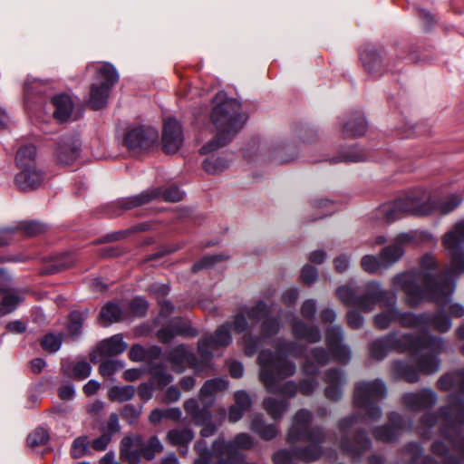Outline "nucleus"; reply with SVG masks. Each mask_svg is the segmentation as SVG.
<instances>
[{"label": "nucleus", "mask_w": 464, "mask_h": 464, "mask_svg": "<svg viewBox=\"0 0 464 464\" xmlns=\"http://www.w3.org/2000/svg\"><path fill=\"white\" fill-rule=\"evenodd\" d=\"M442 243L450 256V265L446 271L440 272L434 256L428 254L420 258L419 270L400 274L392 279L393 286L404 292L405 303L410 307L427 301L445 303L455 288L451 277L464 273V220L444 236Z\"/></svg>", "instance_id": "nucleus-1"}, {"label": "nucleus", "mask_w": 464, "mask_h": 464, "mask_svg": "<svg viewBox=\"0 0 464 464\" xmlns=\"http://www.w3.org/2000/svg\"><path fill=\"white\" fill-rule=\"evenodd\" d=\"M393 350L400 353H420L417 361L418 371L401 362H394L392 366L395 375L413 383L419 381V372L424 374H431L439 370L440 362L438 355L443 350V340L440 337L430 334L418 337L406 334L397 337L395 334H390L372 343L370 354L373 359L382 360L389 352Z\"/></svg>", "instance_id": "nucleus-2"}, {"label": "nucleus", "mask_w": 464, "mask_h": 464, "mask_svg": "<svg viewBox=\"0 0 464 464\" xmlns=\"http://www.w3.org/2000/svg\"><path fill=\"white\" fill-rule=\"evenodd\" d=\"M304 351L305 347L297 343L279 341L275 353L268 350L259 353V378L268 392L279 393L286 398H292L297 393L298 387L294 382H287L283 385L279 383L281 380L292 376L296 369L294 362L284 359L282 355L299 358Z\"/></svg>", "instance_id": "nucleus-3"}, {"label": "nucleus", "mask_w": 464, "mask_h": 464, "mask_svg": "<svg viewBox=\"0 0 464 464\" xmlns=\"http://www.w3.org/2000/svg\"><path fill=\"white\" fill-rule=\"evenodd\" d=\"M336 295L343 304L357 307L364 313L373 311L376 304L384 308L373 318V324L379 330H385L392 323H397L395 313L398 314V308L395 305V297L389 298L388 292L382 290L380 284L375 281L367 283L363 293H360L359 288L350 282L340 286L336 290Z\"/></svg>", "instance_id": "nucleus-4"}, {"label": "nucleus", "mask_w": 464, "mask_h": 464, "mask_svg": "<svg viewBox=\"0 0 464 464\" xmlns=\"http://www.w3.org/2000/svg\"><path fill=\"white\" fill-rule=\"evenodd\" d=\"M210 119L217 130L216 138L200 149L202 154L209 153L225 146L242 129L246 117L241 111V104L218 92L213 99Z\"/></svg>", "instance_id": "nucleus-5"}, {"label": "nucleus", "mask_w": 464, "mask_h": 464, "mask_svg": "<svg viewBox=\"0 0 464 464\" xmlns=\"http://www.w3.org/2000/svg\"><path fill=\"white\" fill-rule=\"evenodd\" d=\"M229 325H221L213 335L199 340L198 343V351L201 356L198 361L195 355L185 346L179 345L169 353V362L172 365V369L180 373L186 366L192 368L196 373H200L210 370V359L212 351L220 347L228 345L231 343V335L229 334Z\"/></svg>", "instance_id": "nucleus-6"}, {"label": "nucleus", "mask_w": 464, "mask_h": 464, "mask_svg": "<svg viewBox=\"0 0 464 464\" xmlns=\"http://www.w3.org/2000/svg\"><path fill=\"white\" fill-rule=\"evenodd\" d=\"M270 308L263 302H257L254 306L242 307L235 315L233 329L237 333L250 331L255 325L261 322L260 336L252 338L250 335L244 336V348L246 355H253L260 344V339L269 338L276 334L280 329V323L277 318L268 317Z\"/></svg>", "instance_id": "nucleus-7"}, {"label": "nucleus", "mask_w": 464, "mask_h": 464, "mask_svg": "<svg viewBox=\"0 0 464 464\" xmlns=\"http://www.w3.org/2000/svg\"><path fill=\"white\" fill-rule=\"evenodd\" d=\"M463 424L464 401L450 395L449 407L443 409L439 414L424 416L420 434L427 437L428 433L425 430L439 425L440 433L449 440L452 450L464 458V442L459 441L460 428Z\"/></svg>", "instance_id": "nucleus-8"}, {"label": "nucleus", "mask_w": 464, "mask_h": 464, "mask_svg": "<svg viewBox=\"0 0 464 464\" xmlns=\"http://www.w3.org/2000/svg\"><path fill=\"white\" fill-rule=\"evenodd\" d=\"M87 71H94L96 81L91 86L89 106L93 110L103 108L109 98L111 87L118 82L116 69L108 63H93L87 66Z\"/></svg>", "instance_id": "nucleus-9"}, {"label": "nucleus", "mask_w": 464, "mask_h": 464, "mask_svg": "<svg viewBox=\"0 0 464 464\" xmlns=\"http://www.w3.org/2000/svg\"><path fill=\"white\" fill-rule=\"evenodd\" d=\"M386 396V387L381 380L358 382L354 388L353 402L364 412L365 420H375L381 416V409L375 404Z\"/></svg>", "instance_id": "nucleus-10"}, {"label": "nucleus", "mask_w": 464, "mask_h": 464, "mask_svg": "<svg viewBox=\"0 0 464 464\" xmlns=\"http://www.w3.org/2000/svg\"><path fill=\"white\" fill-rule=\"evenodd\" d=\"M430 209L422 207L421 198L411 194L381 206L380 211L388 222L395 221L405 215H426Z\"/></svg>", "instance_id": "nucleus-11"}, {"label": "nucleus", "mask_w": 464, "mask_h": 464, "mask_svg": "<svg viewBox=\"0 0 464 464\" xmlns=\"http://www.w3.org/2000/svg\"><path fill=\"white\" fill-rule=\"evenodd\" d=\"M161 197L165 201L178 202L183 198V192L177 187H169L164 191L154 189L152 191L142 192L139 195L124 198L120 204L124 209H131L136 207L142 206L152 198Z\"/></svg>", "instance_id": "nucleus-12"}, {"label": "nucleus", "mask_w": 464, "mask_h": 464, "mask_svg": "<svg viewBox=\"0 0 464 464\" xmlns=\"http://www.w3.org/2000/svg\"><path fill=\"white\" fill-rule=\"evenodd\" d=\"M254 446V439L247 433H238L233 440L226 442L222 438L217 439L213 443L214 452L219 456H227L229 459L237 457L242 459L243 456L237 450H250Z\"/></svg>", "instance_id": "nucleus-13"}, {"label": "nucleus", "mask_w": 464, "mask_h": 464, "mask_svg": "<svg viewBox=\"0 0 464 464\" xmlns=\"http://www.w3.org/2000/svg\"><path fill=\"white\" fill-rule=\"evenodd\" d=\"M158 139V132L153 128H135L129 130L124 138V143L129 150L137 153L153 145Z\"/></svg>", "instance_id": "nucleus-14"}, {"label": "nucleus", "mask_w": 464, "mask_h": 464, "mask_svg": "<svg viewBox=\"0 0 464 464\" xmlns=\"http://www.w3.org/2000/svg\"><path fill=\"white\" fill-rule=\"evenodd\" d=\"M183 143V132L180 124L172 118L164 121L162 131V150L165 153L177 152Z\"/></svg>", "instance_id": "nucleus-15"}, {"label": "nucleus", "mask_w": 464, "mask_h": 464, "mask_svg": "<svg viewBox=\"0 0 464 464\" xmlns=\"http://www.w3.org/2000/svg\"><path fill=\"white\" fill-rule=\"evenodd\" d=\"M343 337V331L338 325L328 327L325 331L326 345L332 355L337 362L346 363L351 353L347 346L342 344Z\"/></svg>", "instance_id": "nucleus-16"}, {"label": "nucleus", "mask_w": 464, "mask_h": 464, "mask_svg": "<svg viewBox=\"0 0 464 464\" xmlns=\"http://www.w3.org/2000/svg\"><path fill=\"white\" fill-rule=\"evenodd\" d=\"M437 396L434 392L423 389L417 392L405 393L401 397L402 405L410 411H421L433 406Z\"/></svg>", "instance_id": "nucleus-17"}, {"label": "nucleus", "mask_w": 464, "mask_h": 464, "mask_svg": "<svg viewBox=\"0 0 464 464\" xmlns=\"http://www.w3.org/2000/svg\"><path fill=\"white\" fill-rule=\"evenodd\" d=\"M44 180V174L36 166L21 169L14 178V185L21 191H30L39 188Z\"/></svg>", "instance_id": "nucleus-18"}, {"label": "nucleus", "mask_w": 464, "mask_h": 464, "mask_svg": "<svg viewBox=\"0 0 464 464\" xmlns=\"http://www.w3.org/2000/svg\"><path fill=\"white\" fill-rule=\"evenodd\" d=\"M80 144L72 137L63 138L54 149L56 161L64 166L71 165L79 156Z\"/></svg>", "instance_id": "nucleus-19"}, {"label": "nucleus", "mask_w": 464, "mask_h": 464, "mask_svg": "<svg viewBox=\"0 0 464 464\" xmlns=\"http://www.w3.org/2000/svg\"><path fill=\"white\" fill-rule=\"evenodd\" d=\"M141 437H125L121 442V458L129 464H139L141 459Z\"/></svg>", "instance_id": "nucleus-20"}, {"label": "nucleus", "mask_w": 464, "mask_h": 464, "mask_svg": "<svg viewBox=\"0 0 464 464\" xmlns=\"http://www.w3.org/2000/svg\"><path fill=\"white\" fill-rule=\"evenodd\" d=\"M324 382L327 384L324 390L325 397L333 401L340 400L342 397L340 387L345 382L343 372L337 369L327 371L324 374Z\"/></svg>", "instance_id": "nucleus-21"}, {"label": "nucleus", "mask_w": 464, "mask_h": 464, "mask_svg": "<svg viewBox=\"0 0 464 464\" xmlns=\"http://www.w3.org/2000/svg\"><path fill=\"white\" fill-rule=\"evenodd\" d=\"M201 402L202 407L199 406L196 399H188L183 404L186 413L195 424H205L206 421L211 420L210 403H208L207 401Z\"/></svg>", "instance_id": "nucleus-22"}, {"label": "nucleus", "mask_w": 464, "mask_h": 464, "mask_svg": "<svg viewBox=\"0 0 464 464\" xmlns=\"http://www.w3.org/2000/svg\"><path fill=\"white\" fill-rule=\"evenodd\" d=\"M462 198L457 194H451L449 197L440 199L438 201H430L422 203V207L430 209L426 215L432 213H439L442 215L449 214L453 211L460 203Z\"/></svg>", "instance_id": "nucleus-23"}, {"label": "nucleus", "mask_w": 464, "mask_h": 464, "mask_svg": "<svg viewBox=\"0 0 464 464\" xmlns=\"http://www.w3.org/2000/svg\"><path fill=\"white\" fill-rule=\"evenodd\" d=\"M391 425L382 426L374 430V437L382 441H392L399 435L401 426V419L398 413L392 412L389 416Z\"/></svg>", "instance_id": "nucleus-24"}, {"label": "nucleus", "mask_w": 464, "mask_h": 464, "mask_svg": "<svg viewBox=\"0 0 464 464\" xmlns=\"http://www.w3.org/2000/svg\"><path fill=\"white\" fill-rule=\"evenodd\" d=\"M292 334L296 339H303L311 343L321 340V333L317 326L307 325L300 320H295L292 325Z\"/></svg>", "instance_id": "nucleus-25"}, {"label": "nucleus", "mask_w": 464, "mask_h": 464, "mask_svg": "<svg viewBox=\"0 0 464 464\" xmlns=\"http://www.w3.org/2000/svg\"><path fill=\"white\" fill-rule=\"evenodd\" d=\"M227 388V382L225 379L218 378L207 381L199 391V400L207 401L212 406L215 397L218 392Z\"/></svg>", "instance_id": "nucleus-26"}, {"label": "nucleus", "mask_w": 464, "mask_h": 464, "mask_svg": "<svg viewBox=\"0 0 464 464\" xmlns=\"http://www.w3.org/2000/svg\"><path fill=\"white\" fill-rule=\"evenodd\" d=\"M438 388L445 392L455 390L464 393V367L441 376L438 381Z\"/></svg>", "instance_id": "nucleus-27"}, {"label": "nucleus", "mask_w": 464, "mask_h": 464, "mask_svg": "<svg viewBox=\"0 0 464 464\" xmlns=\"http://www.w3.org/2000/svg\"><path fill=\"white\" fill-rule=\"evenodd\" d=\"M408 240L406 235L398 237L397 241L383 248L381 252V261L384 267H387L393 263L397 262L403 255V248L401 243Z\"/></svg>", "instance_id": "nucleus-28"}, {"label": "nucleus", "mask_w": 464, "mask_h": 464, "mask_svg": "<svg viewBox=\"0 0 464 464\" xmlns=\"http://www.w3.org/2000/svg\"><path fill=\"white\" fill-rule=\"evenodd\" d=\"M395 315H397V323L406 328L425 329L429 323L428 314L402 313L398 309V314L395 313Z\"/></svg>", "instance_id": "nucleus-29"}, {"label": "nucleus", "mask_w": 464, "mask_h": 464, "mask_svg": "<svg viewBox=\"0 0 464 464\" xmlns=\"http://www.w3.org/2000/svg\"><path fill=\"white\" fill-rule=\"evenodd\" d=\"M52 103L54 107L53 116L56 120L63 122L67 121L72 111V102L70 96L59 94L53 98Z\"/></svg>", "instance_id": "nucleus-30"}, {"label": "nucleus", "mask_w": 464, "mask_h": 464, "mask_svg": "<svg viewBox=\"0 0 464 464\" xmlns=\"http://www.w3.org/2000/svg\"><path fill=\"white\" fill-rule=\"evenodd\" d=\"M341 447L345 453L349 454L355 460L364 451L369 450L370 440L366 438L364 433L360 432L356 435L353 445L350 446L346 441V439L343 438Z\"/></svg>", "instance_id": "nucleus-31"}, {"label": "nucleus", "mask_w": 464, "mask_h": 464, "mask_svg": "<svg viewBox=\"0 0 464 464\" xmlns=\"http://www.w3.org/2000/svg\"><path fill=\"white\" fill-rule=\"evenodd\" d=\"M126 349L127 344L120 334L103 340L98 347L100 353L103 356H115L122 353Z\"/></svg>", "instance_id": "nucleus-32"}, {"label": "nucleus", "mask_w": 464, "mask_h": 464, "mask_svg": "<svg viewBox=\"0 0 464 464\" xmlns=\"http://www.w3.org/2000/svg\"><path fill=\"white\" fill-rule=\"evenodd\" d=\"M250 430L265 440H270L278 434L276 426L265 423L263 418L259 415L252 419Z\"/></svg>", "instance_id": "nucleus-33"}, {"label": "nucleus", "mask_w": 464, "mask_h": 464, "mask_svg": "<svg viewBox=\"0 0 464 464\" xmlns=\"http://www.w3.org/2000/svg\"><path fill=\"white\" fill-rule=\"evenodd\" d=\"M194 433L190 429H173L166 436L169 444L175 447H187L193 440Z\"/></svg>", "instance_id": "nucleus-34"}, {"label": "nucleus", "mask_w": 464, "mask_h": 464, "mask_svg": "<svg viewBox=\"0 0 464 464\" xmlns=\"http://www.w3.org/2000/svg\"><path fill=\"white\" fill-rule=\"evenodd\" d=\"M36 148L33 144L21 146L15 155L19 169L35 166Z\"/></svg>", "instance_id": "nucleus-35"}, {"label": "nucleus", "mask_w": 464, "mask_h": 464, "mask_svg": "<svg viewBox=\"0 0 464 464\" xmlns=\"http://www.w3.org/2000/svg\"><path fill=\"white\" fill-rule=\"evenodd\" d=\"M361 60L365 70L373 75L381 74L382 60L374 50H363L361 53Z\"/></svg>", "instance_id": "nucleus-36"}, {"label": "nucleus", "mask_w": 464, "mask_h": 464, "mask_svg": "<svg viewBox=\"0 0 464 464\" xmlns=\"http://www.w3.org/2000/svg\"><path fill=\"white\" fill-rule=\"evenodd\" d=\"M121 318L122 311L120 306L113 303H108L101 310L99 322L102 326H108L119 322Z\"/></svg>", "instance_id": "nucleus-37"}, {"label": "nucleus", "mask_w": 464, "mask_h": 464, "mask_svg": "<svg viewBox=\"0 0 464 464\" xmlns=\"http://www.w3.org/2000/svg\"><path fill=\"white\" fill-rule=\"evenodd\" d=\"M182 412L179 408L154 409L149 416L150 423L157 425L163 420L178 421L180 420Z\"/></svg>", "instance_id": "nucleus-38"}, {"label": "nucleus", "mask_w": 464, "mask_h": 464, "mask_svg": "<svg viewBox=\"0 0 464 464\" xmlns=\"http://www.w3.org/2000/svg\"><path fill=\"white\" fill-rule=\"evenodd\" d=\"M288 405L286 400H276L270 397L265 399L263 402L264 409L274 420L280 419L287 411Z\"/></svg>", "instance_id": "nucleus-39"}, {"label": "nucleus", "mask_w": 464, "mask_h": 464, "mask_svg": "<svg viewBox=\"0 0 464 464\" xmlns=\"http://www.w3.org/2000/svg\"><path fill=\"white\" fill-rule=\"evenodd\" d=\"M136 392L132 385L113 386L109 390L108 398L111 401L124 402L131 400Z\"/></svg>", "instance_id": "nucleus-40"}, {"label": "nucleus", "mask_w": 464, "mask_h": 464, "mask_svg": "<svg viewBox=\"0 0 464 464\" xmlns=\"http://www.w3.org/2000/svg\"><path fill=\"white\" fill-rule=\"evenodd\" d=\"M20 301L21 298L17 295L0 289V317L13 312Z\"/></svg>", "instance_id": "nucleus-41"}, {"label": "nucleus", "mask_w": 464, "mask_h": 464, "mask_svg": "<svg viewBox=\"0 0 464 464\" xmlns=\"http://www.w3.org/2000/svg\"><path fill=\"white\" fill-rule=\"evenodd\" d=\"M367 124L364 119L358 115L356 118L349 121L343 127V135L345 137H359L366 132Z\"/></svg>", "instance_id": "nucleus-42"}, {"label": "nucleus", "mask_w": 464, "mask_h": 464, "mask_svg": "<svg viewBox=\"0 0 464 464\" xmlns=\"http://www.w3.org/2000/svg\"><path fill=\"white\" fill-rule=\"evenodd\" d=\"M63 370L66 372H70L73 378L83 380L91 374L92 367L87 362L80 361L63 366Z\"/></svg>", "instance_id": "nucleus-43"}, {"label": "nucleus", "mask_w": 464, "mask_h": 464, "mask_svg": "<svg viewBox=\"0 0 464 464\" xmlns=\"http://www.w3.org/2000/svg\"><path fill=\"white\" fill-rule=\"evenodd\" d=\"M140 450L142 456L147 460H151L155 458L157 453L163 450V446L158 437L152 436L146 444L141 442Z\"/></svg>", "instance_id": "nucleus-44"}, {"label": "nucleus", "mask_w": 464, "mask_h": 464, "mask_svg": "<svg viewBox=\"0 0 464 464\" xmlns=\"http://www.w3.org/2000/svg\"><path fill=\"white\" fill-rule=\"evenodd\" d=\"M428 327H432L438 332L445 333L450 329L451 321L446 314L442 313H438L433 315L429 314V323L427 328Z\"/></svg>", "instance_id": "nucleus-45"}, {"label": "nucleus", "mask_w": 464, "mask_h": 464, "mask_svg": "<svg viewBox=\"0 0 464 464\" xmlns=\"http://www.w3.org/2000/svg\"><path fill=\"white\" fill-rule=\"evenodd\" d=\"M17 235L25 237L37 236L44 231V225L35 221H22L16 227Z\"/></svg>", "instance_id": "nucleus-46"}, {"label": "nucleus", "mask_w": 464, "mask_h": 464, "mask_svg": "<svg viewBox=\"0 0 464 464\" xmlns=\"http://www.w3.org/2000/svg\"><path fill=\"white\" fill-rule=\"evenodd\" d=\"M406 450L411 455L410 464H437L431 458L422 456V450L417 443L408 445Z\"/></svg>", "instance_id": "nucleus-47"}, {"label": "nucleus", "mask_w": 464, "mask_h": 464, "mask_svg": "<svg viewBox=\"0 0 464 464\" xmlns=\"http://www.w3.org/2000/svg\"><path fill=\"white\" fill-rule=\"evenodd\" d=\"M205 171L216 174L223 171L227 167V162L219 157L210 156L202 164Z\"/></svg>", "instance_id": "nucleus-48"}, {"label": "nucleus", "mask_w": 464, "mask_h": 464, "mask_svg": "<svg viewBox=\"0 0 464 464\" xmlns=\"http://www.w3.org/2000/svg\"><path fill=\"white\" fill-rule=\"evenodd\" d=\"M85 317L84 313L78 311L70 314L67 329L72 336H76L81 333Z\"/></svg>", "instance_id": "nucleus-49"}, {"label": "nucleus", "mask_w": 464, "mask_h": 464, "mask_svg": "<svg viewBox=\"0 0 464 464\" xmlns=\"http://www.w3.org/2000/svg\"><path fill=\"white\" fill-rule=\"evenodd\" d=\"M170 325L177 335L196 336L197 331L190 327L189 323L183 318H175L170 322Z\"/></svg>", "instance_id": "nucleus-50"}, {"label": "nucleus", "mask_w": 464, "mask_h": 464, "mask_svg": "<svg viewBox=\"0 0 464 464\" xmlns=\"http://www.w3.org/2000/svg\"><path fill=\"white\" fill-rule=\"evenodd\" d=\"M49 439L48 432L43 428H38L27 437V444L31 448L44 445Z\"/></svg>", "instance_id": "nucleus-51"}, {"label": "nucleus", "mask_w": 464, "mask_h": 464, "mask_svg": "<svg viewBox=\"0 0 464 464\" xmlns=\"http://www.w3.org/2000/svg\"><path fill=\"white\" fill-rule=\"evenodd\" d=\"M62 344V334H46L42 342L41 345L44 350L47 351L48 353H55L57 352Z\"/></svg>", "instance_id": "nucleus-52"}, {"label": "nucleus", "mask_w": 464, "mask_h": 464, "mask_svg": "<svg viewBox=\"0 0 464 464\" xmlns=\"http://www.w3.org/2000/svg\"><path fill=\"white\" fill-rule=\"evenodd\" d=\"M122 368L123 364L121 361L105 360L100 365V373L103 377H110Z\"/></svg>", "instance_id": "nucleus-53"}, {"label": "nucleus", "mask_w": 464, "mask_h": 464, "mask_svg": "<svg viewBox=\"0 0 464 464\" xmlns=\"http://www.w3.org/2000/svg\"><path fill=\"white\" fill-rule=\"evenodd\" d=\"M432 452L441 458L443 464H459V460L448 454L449 449L443 443H433Z\"/></svg>", "instance_id": "nucleus-54"}, {"label": "nucleus", "mask_w": 464, "mask_h": 464, "mask_svg": "<svg viewBox=\"0 0 464 464\" xmlns=\"http://www.w3.org/2000/svg\"><path fill=\"white\" fill-rule=\"evenodd\" d=\"M88 450L87 437H79L72 442L71 454L74 459L82 457Z\"/></svg>", "instance_id": "nucleus-55"}, {"label": "nucleus", "mask_w": 464, "mask_h": 464, "mask_svg": "<svg viewBox=\"0 0 464 464\" xmlns=\"http://www.w3.org/2000/svg\"><path fill=\"white\" fill-rule=\"evenodd\" d=\"M141 409V406L137 407L132 404H127L121 410V416L128 422L133 423L139 419Z\"/></svg>", "instance_id": "nucleus-56"}, {"label": "nucleus", "mask_w": 464, "mask_h": 464, "mask_svg": "<svg viewBox=\"0 0 464 464\" xmlns=\"http://www.w3.org/2000/svg\"><path fill=\"white\" fill-rule=\"evenodd\" d=\"M382 264L381 260L379 261L375 256L370 255L364 256L361 261L362 269L371 274L376 273Z\"/></svg>", "instance_id": "nucleus-57"}, {"label": "nucleus", "mask_w": 464, "mask_h": 464, "mask_svg": "<svg viewBox=\"0 0 464 464\" xmlns=\"http://www.w3.org/2000/svg\"><path fill=\"white\" fill-rule=\"evenodd\" d=\"M227 257L219 255H214V256H204L201 260L197 262L192 266V271L197 272L198 270H201L203 268L209 267L213 266L217 261L226 259Z\"/></svg>", "instance_id": "nucleus-58"}, {"label": "nucleus", "mask_w": 464, "mask_h": 464, "mask_svg": "<svg viewBox=\"0 0 464 464\" xmlns=\"http://www.w3.org/2000/svg\"><path fill=\"white\" fill-rule=\"evenodd\" d=\"M130 309L133 314L142 316L148 309V303L141 297H136L130 302Z\"/></svg>", "instance_id": "nucleus-59"}, {"label": "nucleus", "mask_w": 464, "mask_h": 464, "mask_svg": "<svg viewBox=\"0 0 464 464\" xmlns=\"http://www.w3.org/2000/svg\"><path fill=\"white\" fill-rule=\"evenodd\" d=\"M152 380L160 386L164 387L172 382V376L161 370H155L152 372Z\"/></svg>", "instance_id": "nucleus-60"}, {"label": "nucleus", "mask_w": 464, "mask_h": 464, "mask_svg": "<svg viewBox=\"0 0 464 464\" xmlns=\"http://www.w3.org/2000/svg\"><path fill=\"white\" fill-rule=\"evenodd\" d=\"M147 356L148 351L141 345H133L129 352V357L133 362L144 361L146 360Z\"/></svg>", "instance_id": "nucleus-61"}, {"label": "nucleus", "mask_w": 464, "mask_h": 464, "mask_svg": "<svg viewBox=\"0 0 464 464\" xmlns=\"http://www.w3.org/2000/svg\"><path fill=\"white\" fill-rule=\"evenodd\" d=\"M235 405L242 408L245 411H248L251 406V401L249 395L244 391H238L234 395Z\"/></svg>", "instance_id": "nucleus-62"}, {"label": "nucleus", "mask_w": 464, "mask_h": 464, "mask_svg": "<svg viewBox=\"0 0 464 464\" xmlns=\"http://www.w3.org/2000/svg\"><path fill=\"white\" fill-rule=\"evenodd\" d=\"M317 270L311 266H304L301 272V278L304 284L310 285L315 281Z\"/></svg>", "instance_id": "nucleus-63"}, {"label": "nucleus", "mask_w": 464, "mask_h": 464, "mask_svg": "<svg viewBox=\"0 0 464 464\" xmlns=\"http://www.w3.org/2000/svg\"><path fill=\"white\" fill-rule=\"evenodd\" d=\"M364 318L356 311L347 313V324L353 329H358L362 326Z\"/></svg>", "instance_id": "nucleus-64"}]
</instances>
